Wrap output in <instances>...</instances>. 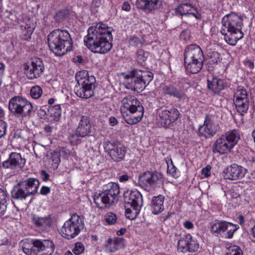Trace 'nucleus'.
I'll list each match as a JSON object with an SVG mask.
<instances>
[{"label": "nucleus", "mask_w": 255, "mask_h": 255, "mask_svg": "<svg viewBox=\"0 0 255 255\" xmlns=\"http://www.w3.org/2000/svg\"><path fill=\"white\" fill-rule=\"evenodd\" d=\"M91 128L90 118L85 116H81L75 134L78 136L85 137L91 132Z\"/></svg>", "instance_id": "393cba45"}, {"label": "nucleus", "mask_w": 255, "mask_h": 255, "mask_svg": "<svg viewBox=\"0 0 255 255\" xmlns=\"http://www.w3.org/2000/svg\"><path fill=\"white\" fill-rule=\"evenodd\" d=\"M40 174L43 181H46L48 180L49 174L47 173L46 171L44 170H41L40 172Z\"/></svg>", "instance_id": "4d7b16f0"}, {"label": "nucleus", "mask_w": 255, "mask_h": 255, "mask_svg": "<svg viewBox=\"0 0 255 255\" xmlns=\"http://www.w3.org/2000/svg\"><path fill=\"white\" fill-rule=\"evenodd\" d=\"M60 154L57 151H54L52 153L51 159L52 160V165L53 167H57L59 163L60 162Z\"/></svg>", "instance_id": "a18cd8bd"}, {"label": "nucleus", "mask_w": 255, "mask_h": 255, "mask_svg": "<svg viewBox=\"0 0 255 255\" xmlns=\"http://www.w3.org/2000/svg\"><path fill=\"white\" fill-rule=\"evenodd\" d=\"M25 162V159L20 153L13 152L9 154L8 159L2 162V166L4 168L18 171L23 168Z\"/></svg>", "instance_id": "aec40b11"}, {"label": "nucleus", "mask_w": 255, "mask_h": 255, "mask_svg": "<svg viewBox=\"0 0 255 255\" xmlns=\"http://www.w3.org/2000/svg\"><path fill=\"white\" fill-rule=\"evenodd\" d=\"M241 138L239 129H231L222 134L215 141L212 150L221 155L230 152Z\"/></svg>", "instance_id": "423d86ee"}, {"label": "nucleus", "mask_w": 255, "mask_h": 255, "mask_svg": "<svg viewBox=\"0 0 255 255\" xmlns=\"http://www.w3.org/2000/svg\"><path fill=\"white\" fill-rule=\"evenodd\" d=\"M251 234L253 238L255 240V225L251 229Z\"/></svg>", "instance_id": "69168bd1"}, {"label": "nucleus", "mask_w": 255, "mask_h": 255, "mask_svg": "<svg viewBox=\"0 0 255 255\" xmlns=\"http://www.w3.org/2000/svg\"><path fill=\"white\" fill-rule=\"evenodd\" d=\"M153 75L148 71L134 69L125 76L127 89L134 91H141L152 80Z\"/></svg>", "instance_id": "39448f33"}, {"label": "nucleus", "mask_w": 255, "mask_h": 255, "mask_svg": "<svg viewBox=\"0 0 255 255\" xmlns=\"http://www.w3.org/2000/svg\"><path fill=\"white\" fill-rule=\"evenodd\" d=\"M31 223L35 227L39 230L46 231L52 224V220L50 215L40 216L37 215H31Z\"/></svg>", "instance_id": "5701e85b"}, {"label": "nucleus", "mask_w": 255, "mask_h": 255, "mask_svg": "<svg viewBox=\"0 0 255 255\" xmlns=\"http://www.w3.org/2000/svg\"><path fill=\"white\" fill-rule=\"evenodd\" d=\"M217 117L214 115L208 114L206 116L204 124L198 129L199 135L206 138L213 137L218 130V124L216 123Z\"/></svg>", "instance_id": "2eb2a0df"}, {"label": "nucleus", "mask_w": 255, "mask_h": 255, "mask_svg": "<svg viewBox=\"0 0 255 255\" xmlns=\"http://www.w3.org/2000/svg\"><path fill=\"white\" fill-rule=\"evenodd\" d=\"M104 219L108 225H113L116 223L117 217L115 214L112 212H108L105 215Z\"/></svg>", "instance_id": "37998d69"}, {"label": "nucleus", "mask_w": 255, "mask_h": 255, "mask_svg": "<svg viewBox=\"0 0 255 255\" xmlns=\"http://www.w3.org/2000/svg\"><path fill=\"white\" fill-rule=\"evenodd\" d=\"M38 147H40V146L38 145V146H34L33 147V149H34V153L35 154V156L36 157H40V155H39V154L38 153H37L36 151V149Z\"/></svg>", "instance_id": "338daca9"}, {"label": "nucleus", "mask_w": 255, "mask_h": 255, "mask_svg": "<svg viewBox=\"0 0 255 255\" xmlns=\"http://www.w3.org/2000/svg\"><path fill=\"white\" fill-rule=\"evenodd\" d=\"M243 25V19L238 14L232 12L226 15L222 18L220 32L221 33H226V32H242Z\"/></svg>", "instance_id": "f8f14e48"}, {"label": "nucleus", "mask_w": 255, "mask_h": 255, "mask_svg": "<svg viewBox=\"0 0 255 255\" xmlns=\"http://www.w3.org/2000/svg\"><path fill=\"white\" fill-rule=\"evenodd\" d=\"M139 211L140 210H137L136 209H132L131 210L130 209L127 208L126 209L125 215L127 218L133 220L136 218Z\"/></svg>", "instance_id": "c03bdc74"}, {"label": "nucleus", "mask_w": 255, "mask_h": 255, "mask_svg": "<svg viewBox=\"0 0 255 255\" xmlns=\"http://www.w3.org/2000/svg\"><path fill=\"white\" fill-rule=\"evenodd\" d=\"M112 41V28L102 22L90 26L84 38V44L91 52L102 54L111 50Z\"/></svg>", "instance_id": "f257e3e1"}, {"label": "nucleus", "mask_w": 255, "mask_h": 255, "mask_svg": "<svg viewBox=\"0 0 255 255\" xmlns=\"http://www.w3.org/2000/svg\"><path fill=\"white\" fill-rule=\"evenodd\" d=\"M23 23L21 25V37L22 39L25 40H28L31 38V36L34 30V27L33 24Z\"/></svg>", "instance_id": "72a5a7b5"}, {"label": "nucleus", "mask_w": 255, "mask_h": 255, "mask_svg": "<svg viewBox=\"0 0 255 255\" xmlns=\"http://www.w3.org/2000/svg\"><path fill=\"white\" fill-rule=\"evenodd\" d=\"M180 116L179 111L175 108L162 110L158 113V123L162 127H170Z\"/></svg>", "instance_id": "dca6fc26"}, {"label": "nucleus", "mask_w": 255, "mask_h": 255, "mask_svg": "<svg viewBox=\"0 0 255 255\" xmlns=\"http://www.w3.org/2000/svg\"><path fill=\"white\" fill-rule=\"evenodd\" d=\"M211 166L208 165L201 170V173L205 178H208L211 175Z\"/></svg>", "instance_id": "8fccbe9b"}, {"label": "nucleus", "mask_w": 255, "mask_h": 255, "mask_svg": "<svg viewBox=\"0 0 255 255\" xmlns=\"http://www.w3.org/2000/svg\"><path fill=\"white\" fill-rule=\"evenodd\" d=\"M249 99L247 90L243 86H238L234 94V102Z\"/></svg>", "instance_id": "f704fd0d"}, {"label": "nucleus", "mask_w": 255, "mask_h": 255, "mask_svg": "<svg viewBox=\"0 0 255 255\" xmlns=\"http://www.w3.org/2000/svg\"><path fill=\"white\" fill-rule=\"evenodd\" d=\"M126 233V229L125 228H122L120 230L118 231L117 234L118 236L123 235Z\"/></svg>", "instance_id": "0e129e2a"}, {"label": "nucleus", "mask_w": 255, "mask_h": 255, "mask_svg": "<svg viewBox=\"0 0 255 255\" xmlns=\"http://www.w3.org/2000/svg\"><path fill=\"white\" fill-rule=\"evenodd\" d=\"M77 84L81 86H86L96 88V79L93 76H89L86 70H82L77 72L75 76Z\"/></svg>", "instance_id": "b1692460"}, {"label": "nucleus", "mask_w": 255, "mask_h": 255, "mask_svg": "<svg viewBox=\"0 0 255 255\" xmlns=\"http://www.w3.org/2000/svg\"><path fill=\"white\" fill-rule=\"evenodd\" d=\"M226 255H243V253L240 247L233 246L229 248Z\"/></svg>", "instance_id": "79ce46f5"}, {"label": "nucleus", "mask_w": 255, "mask_h": 255, "mask_svg": "<svg viewBox=\"0 0 255 255\" xmlns=\"http://www.w3.org/2000/svg\"><path fill=\"white\" fill-rule=\"evenodd\" d=\"M52 128L49 125H46L44 127V130L47 133H49L52 131Z\"/></svg>", "instance_id": "e2e57ef3"}, {"label": "nucleus", "mask_w": 255, "mask_h": 255, "mask_svg": "<svg viewBox=\"0 0 255 255\" xmlns=\"http://www.w3.org/2000/svg\"><path fill=\"white\" fill-rule=\"evenodd\" d=\"M105 148L112 159L115 161L121 160L125 155V147L120 143L109 142L106 144Z\"/></svg>", "instance_id": "412c9836"}, {"label": "nucleus", "mask_w": 255, "mask_h": 255, "mask_svg": "<svg viewBox=\"0 0 255 255\" xmlns=\"http://www.w3.org/2000/svg\"><path fill=\"white\" fill-rule=\"evenodd\" d=\"M66 17V12L64 11H60L55 16V20L58 22H61L64 20Z\"/></svg>", "instance_id": "09e8293b"}, {"label": "nucleus", "mask_w": 255, "mask_h": 255, "mask_svg": "<svg viewBox=\"0 0 255 255\" xmlns=\"http://www.w3.org/2000/svg\"><path fill=\"white\" fill-rule=\"evenodd\" d=\"M42 94V90L39 86H34L30 90V95L33 99H37L40 98Z\"/></svg>", "instance_id": "a19ab883"}, {"label": "nucleus", "mask_w": 255, "mask_h": 255, "mask_svg": "<svg viewBox=\"0 0 255 255\" xmlns=\"http://www.w3.org/2000/svg\"><path fill=\"white\" fill-rule=\"evenodd\" d=\"M184 57L185 67L187 71L196 74L201 70L204 61V55L198 45L191 44L187 47Z\"/></svg>", "instance_id": "20e7f679"}, {"label": "nucleus", "mask_w": 255, "mask_h": 255, "mask_svg": "<svg viewBox=\"0 0 255 255\" xmlns=\"http://www.w3.org/2000/svg\"><path fill=\"white\" fill-rule=\"evenodd\" d=\"M164 181L163 175L157 171H147L138 177V184L147 190L159 187Z\"/></svg>", "instance_id": "9b49d317"}, {"label": "nucleus", "mask_w": 255, "mask_h": 255, "mask_svg": "<svg viewBox=\"0 0 255 255\" xmlns=\"http://www.w3.org/2000/svg\"><path fill=\"white\" fill-rule=\"evenodd\" d=\"M125 202L130 206L132 209L140 210L143 200L141 193L137 190L125 191L124 194Z\"/></svg>", "instance_id": "6ab92c4d"}, {"label": "nucleus", "mask_w": 255, "mask_h": 255, "mask_svg": "<svg viewBox=\"0 0 255 255\" xmlns=\"http://www.w3.org/2000/svg\"><path fill=\"white\" fill-rule=\"evenodd\" d=\"M8 200L6 192L0 188V216L5 214Z\"/></svg>", "instance_id": "e433bc0d"}, {"label": "nucleus", "mask_w": 255, "mask_h": 255, "mask_svg": "<svg viewBox=\"0 0 255 255\" xmlns=\"http://www.w3.org/2000/svg\"><path fill=\"white\" fill-rule=\"evenodd\" d=\"M164 196L159 195L157 197H154L152 199V210L154 214H158L164 209L163 202Z\"/></svg>", "instance_id": "7c9ffc66"}, {"label": "nucleus", "mask_w": 255, "mask_h": 255, "mask_svg": "<svg viewBox=\"0 0 255 255\" xmlns=\"http://www.w3.org/2000/svg\"><path fill=\"white\" fill-rule=\"evenodd\" d=\"M130 176L128 174H125L119 176V181L121 182H125L128 180Z\"/></svg>", "instance_id": "13d9d810"}, {"label": "nucleus", "mask_w": 255, "mask_h": 255, "mask_svg": "<svg viewBox=\"0 0 255 255\" xmlns=\"http://www.w3.org/2000/svg\"><path fill=\"white\" fill-rule=\"evenodd\" d=\"M129 44L132 46H137L143 44V40L140 37L133 36L129 39Z\"/></svg>", "instance_id": "49530a36"}, {"label": "nucleus", "mask_w": 255, "mask_h": 255, "mask_svg": "<svg viewBox=\"0 0 255 255\" xmlns=\"http://www.w3.org/2000/svg\"><path fill=\"white\" fill-rule=\"evenodd\" d=\"M69 152H70L69 150L68 149H66L65 148H62L59 152L60 155H62L64 154H65L66 155L67 154H69Z\"/></svg>", "instance_id": "680f3d73"}, {"label": "nucleus", "mask_w": 255, "mask_h": 255, "mask_svg": "<svg viewBox=\"0 0 255 255\" xmlns=\"http://www.w3.org/2000/svg\"><path fill=\"white\" fill-rule=\"evenodd\" d=\"M53 243L49 240H35L33 246L28 250L29 255H51L54 251Z\"/></svg>", "instance_id": "4468645a"}, {"label": "nucleus", "mask_w": 255, "mask_h": 255, "mask_svg": "<svg viewBox=\"0 0 255 255\" xmlns=\"http://www.w3.org/2000/svg\"><path fill=\"white\" fill-rule=\"evenodd\" d=\"M148 56V53L145 52L142 49H139L136 52V60L139 64H142Z\"/></svg>", "instance_id": "ea45409f"}, {"label": "nucleus", "mask_w": 255, "mask_h": 255, "mask_svg": "<svg viewBox=\"0 0 255 255\" xmlns=\"http://www.w3.org/2000/svg\"><path fill=\"white\" fill-rule=\"evenodd\" d=\"M47 115L51 121H58L61 115V106L59 104L50 106L47 110Z\"/></svg>", "instance_id": "473e14b6"}, {"label": "nucleus", "mask_w": 255, "mask_h": 255, "mask_svg": "<svg viewBox=\"0 0 255 255\" xmlns=\"http://www.w3.org/2000/svg\"><path fill=\"white\" fill-rule=\"evenodd\" d=\"M224 35L226 41L231 45H235L237 41L241 39L244 36L243 32H226V33H222Z\"/></svg>", "instance_id": "2f4dec72"}, {"label": "nucleus", "mask_w": 255, "mask_h": 255, "mask_svg": "<svg viewBox=\"0 0 255 255\" xmlns=\"http://www.w3.org/2000/svg\"><path fill=\"white\" fill-rule=\"evenodd\" d=\"M124 239L122 238H109L106 242L104 247L106 252L115 253L119 249L122 248L124 245Z\"/></svg>", "instance_id": "cd10ccee"}, {"label": "nucleus", "mask_w": 255, "mask_h": 255, "mask_svg": "<svg viewBox=\"0 0 255 255\" xmlns=\"http://www.w3.org/2000/svg\"><path fill=\"white\" fill-rule=\"evenodd\" d=\"M24 69L26 70L27 78L29 79H34L42 75L45 68L42 60L40 58H35L31 60Z\"/></svg>", "instance_id": "a211bd4d"}, {"label": "nucleus", "mask_w": 255, "mask_h": 255, "mask_svg": "<svg viewBox=\"0 0 255 255\" xmlns=\"http://www.w3.org/2000/svg\"><path fill=\"white\" fill-rule=\"evenodd\" d=\"M38 115L40 119H48L49 120V116L47 115V113L45 109H40L38 111Z\"/></svg>", "instance_id": "864d4df0"}, {"label": "nucleus", "mask_w": 255, "mask_h": 255, "mask_svg": "<svg viewBox=\"0 0 255 255\" xmlns=\"http://www.w3.org/2000/svg\"><path fill=\"white\" fill-rule=\"evenodd\" d=\"M246 172V168L236 164L230 165L224 171L225 178L231 180H237L243 178Z\"/></svg>", "instance_id": "4be33fe9"}, {"label": "nucleus", "mask_w": 255, "mask_h": 255, "mask_svg": "<svg viewBox=\"0 0 255 255\" xmlns=\"http://www.w3.org/2000/svg\"><path fill=\"white\" fill-rule=\"evenodd\" d=\"M122 9L126 11H128L130 9V5L128 2H125L122 5Z\"/></svg>", "instance_id": "bf43d9fd"}, {"label": "nucleus", "mask_w": 255, "mask_h": 255, "mask_svg": "<svg viewBox=\"0 0 255 255\" xmlns=\"http://www.w3.org/2000/svg\"><path fill=\"white\" fill-rule=\"evenodd\" d=\"M8 110L16 117L21 119L30 118L33 111L31 102L20 96H14L8 102Z\"/></svg>", "instance_id": "1a4fd4ad"}, {"label": "nucleus", "mask_w": 255, "mask_h": 255, "mask_svg": "<svg viewBox=\"0 0 255 255\" xmlns=\"http://www.w3.org/2000/svg\"><path fill=\"white\" fill-rule=\"evenodd\" d=\"M161 4V0H137L136 5L146 12H149L158 8Z\"/></svg>", "instance_id": "bb28decb"}, {"label": "nucleus", "mask_w": 255, "mask_h": 255, "mask_svg": "<svg viewBox=\"0 0 255 255\" xmlns=\"http://www.w3.org/2000/svg\"><path fill=\"white\" fill-rule=\"evenodd\" d=\"M183 226L187 230H191L194 228V224L190 221H186L183 222Z\"/></svg>", "instance_id": "5fc2aeb1"}, {"label": "nucleus", "mask_w": 255, "mask_h": 255, "mask_svg": "<svg viewBox=\"0 0 255 255\" xmlns=\"http://www.w3.org/2000/svg\"><path fill=\"white\" fill-rule=\"evenodd\" d=\"M238 219L240 221V224H242L244 223V217L243 216H239V217H238Z\"/></svg>", "instance_id": "774afa93"}, {"label": "nucleus", "mask_w": 255, "mask_h": 255, "mask_svg": "<svg viewBox=\"0 0 255 255\" xmlns=\"http://www.w3.org/2000/svg\"><path fill=\"white\" fill-rule=\"evenodd\" d=\"M199 247L197 240L189 234L181 237L178 242V250L182 253L194 252Z\"/></svg>", "instance_id": "f3484780"}, {"label": "nucleus", "mask_w": 255, "mask_h": 255, "mask_svg": "<svg viewBox=\"0 0 255 255\" xmlns=\"http://www.w3.org/2000/svg\"><path fill=\"white\" fill-rule=\"evenodd\" d=\"M47 39L50 50L56 56H63L72 50V38L66 30L54 29L48 34Z\"/></svg>", "instance_id": "f03ea898"}, {"label": "nucleus", "mask_w": 255, "mask_h": 255, "mask_svg": "<svg viewBox=\"0 0 255 255\" xmlns=\"http://www.w3.org/2000/svg\"><path fill=\"white\" fill-rule=\"evenodd\" d=\"M174 87H175L174 86H173L171 85H168L165 86L163 88V92L166 94H168V95L171 96L173 92V91L174 90Z\"/></svg>", "instance_id": "603ef678"}, {"label": "nucleus", "mask_w": 255, "mask_h": 255, "mask_svg": "<svg viewBox=\"0 0 255 255\" xmlns=\"http://www.w3.org/2000/svg\"><path fill=\"white\" fill-rule=\"evenodd\" d=\"M50 191V189L47 186H42L40 189V193L42 195H46Z\"/></svg>", "instance_id": "6e6d98bb"}, {"label": "nucleus", "mask_w": 255, "mask_h": 255, "mask_svg": "<svg viewBox=\"0 0 255 255\" xmlns=\"http://www.w3.org/2000/svg\"><path fill=\"white\" fill-rule=\"evenodd\" d=\"M109 122L112 126H114L118 124V121L117 119L114 117H111L109 119Z\"/></svg>", "instance_id": "052dcab7"}, {"label": "nucleus", "mask_w": 255, "mask_h": 255, "mask_svg": "<svg viewBox=\"0 0 255 255\" xmlns=\"http://www.w3.org/2000/svg\"><path fill=\"white\" fill-rule=\"evenodd\" d=\"M122 105L121 113L127 124L134 125L141 120L144 109L140 102L134 96H126L123 98Z\"/></svg>", "instance_id": "7ed1b4c3"}, {"label": "nucleus", "mask_w": 255, "mask_h": 255, "mask_svg": "<svg viewBox=\"0 0 255 255\" xmlns=\"http://www.w3.org/2000/svg\"><path fill=\"white\" fill-rule=\"evenodd\" d=\"M84 251V246L81 243H76L75 247L73 249V252L76 255H79L81 254Z\"/></svg>", "instance_id": "de8ad7c7"}, {"label": "nucleus", "mask_w": 255, "mask_h": 255, "mask_svg": "<svg viewBox=\"0 0 255 255\" xmlns=\"http://www.w3.org/2000/svg\"><path fill=\"white\" fill-rule=\"evenodd\" d=\"M120 193L119 185L116 183H110L106 190L94 195V202L99 208H109L118 202Z\"/></svg>", "instance_id": "0eeeda50"}, {"label": "nucleus", "mask_w": 255, "mask_h": 255, "mask_svg": "<svg viewBox=\"0 0 255 255\" xmlns=\"http://www.w3.org/2000/svg\"><path fill=\"white\" fill-rule=\"evenodd\" d=\"M179 100H186L188 99L185 93L180 89H178L175 87L171 95Z\"/></svg>", "instance_id": "58836bf2"}, {"label": "nucleus", "mask_w": 255, "mask_h": 255, "mask_svg": "<svg viewBox=\"0 0 255 255\" xmlns=\"http://www.w3.org/2000/svg\"><path fill=\"white\" fill-rule=\"evenodd\" d=\"M239 228L236 224L229 223L225 221H215L211 223V232L216 235H219L221 233L227 231L225 238L232 239L235 232Z\"/></svg>", "instance_id": "ddd939ff"}, {"label": "nucleus", "mask_w": 255, "mask_h": 255, "mask_svg": "<svg viewBox=\"0 0 255 255\" xmlns=\"http://www.w3.org/2000/svg\"><path fill=\"white\" fill-rule=\"evenodd\" d=\"M207 85L208 89L215 95H219L221 91L228 86L226 82L216 77H213L211 80L208 79Z\"/></svg>", "instance_id": "a878e982"}, {"label": "nucleus", "mask_w": 255, "mask_h": 255, "mask_svg": "<svg viewBox=\"0 0 255 255\" xmlns=\"http://www.w3.org/2000/svg\"><path fill=\"white\" fill-rule=\"evenodd\" d=\"M207 57L209 62L212 64H217L222 59L220 54L215 51H209L207 53Z\"/></svg>", "instance_id": "4c0bfd02"}, {"label": "nucleus", "mask_w": 255, "mask_h": 255, "mask_svg": "<svg viewBox=\"0 0 255 255\" xmlns=\"http://www.w3.org/2000/svg\"><path fill=\"white\" fill-rule=\"evenodd\" d=\"M84 227V223L81 217L76 214L65 222L61 229V236L67 239L75 238Z\"/></svg>", "instance_id": "9d476101"}, {"label": "nucleus", "mask_w": 255, "mask_h": 255, "mask_svg": "<svg viewBox=\"0 0 255 255\" xmlns=\"http://www.w3.org/2000/svg\"><path fill=\"white\" fill-rule=\"evenodd\" d=\"M171 164H167V172L171 174L173 176H175L176 175V167L173 164V162L171 160ZM168 164V163H167Z\"/></svg>", "instance_id": "3c124183"}, {"label": "nucleus", "mask_w": 255, "mask_h": 255, "mask_svg": "<svg viewBox=\"0 0 255 255\" xmlns=\"http://www.w3.org/2000/svg\"><path fill=\"white\" fill-rule=\"evenodd\" d=\"M192 6L188 3H182L178 5L175 8V13L176 15L181 16H186L189 18L195 17L196 19H199L198 14L191 12Z\"/></svg>", "instance_id": "c85d7f7f"}, {"label": "nucleus", "mask_w": 255, "mask_h": 255, "mask_svg": "<svg viewBox=\"0 0 255 255\" xmlns=\"http://www.w3.org/2000/svg\"><path fill=\"white\" fill-rule=\"evenodd\" d=\"M236 109L238 113L241 115L243 116L245 114L247 113L250 105L249 99L243 100V101H239L238 102H234Z\"/></svg>", "instance_id": "c9c22d12"}, {"label": "nucleus", "mask_w": 255, "mask_h": 255, "mask_svg": "<svg viewBox=\"0 0 255 255\" xmlns=\"http://www.w3.org/2000/svg\"><path fill=\"white\" fill-rule=\"evenodd\" d=\"M94 88L83 85L75 86L74 90L76 95L80 98L88 99L94 96Z\"/></svg>", "instance_id": "c756f323"}, {"label": "nucleus", "mask_w": 255, "mask_h": 255, "mask_svg": "<svg viewBox=\"0 0 255 255\" xmlns=\"http://www.w3.org/2000/svg\"><path fill=\"white\" fill-rule=\"evenodd\" d=\"M39 186V180L34 178L18 182L11 191V197L16 200H25L37 192Z\"/></svg>", "instance_id": "6e6552de"}]
</instances>
